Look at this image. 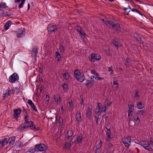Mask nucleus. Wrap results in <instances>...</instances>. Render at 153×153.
Masks as SVG:
<instances>
[{"instance_id": "1", "label": "nucleus", "mask_w": 153, "mask_h": 153, "mask_svg": "<svg viewBox=\"0 0 153 153\" xmlns=\"http://www.w3.org/2000/svg\"><path fill=\"white\" fill-rule=\"evenodd\" d=\"M29 117H28V116L25 117V118H24V120L25 122V123H24L22 124L18 128V130L20 131H22L24 129L30 127V129L35 131H37L39 130V128L37 126H34L33 122L30 121H29L28 119Z\"/></svg>"}, {"instance_id": "2", "label": "nucleus", "mask_w": 153, "mask_h": 153, "mask_svg": "<svg viewBox=\"0 0 153 153\" xmlns=\"http://www.w3.org/2000/svg\"><path fill=\"white\" fill-rule=\"evenodd\" d=\"M115 21L116 20L114 19H113L112 21H105V23L108 27H110L111 26L112 28H114L118 32H120L121 30L120 26L118 24H114Z\"/></svg>"}, {"instance_id": "3", "label": "nucleus", "mask_w": 153, "mask_h": 153, "mask_svg": "<svg viewBox=\"0 0 153 153\" xmlns=\"http://www.w3.org/2000/svg\"><path fill=\"white\" fill-rule=\"evenodd\" d=\"M74 75L77 80L81 82H83L85 79L84 74L83 73L80 72L78 69L74 71Z\"/></svg>"}, {"instance_id": "4", "label": "nucleus", "mask_w": 153, "mask_h": 153, "mask_svg": "<svg viewBox=\"0 0 153 153\" xmlns=\"http://www.w3.org/2000/svg\"><path fill=\"white\" fill-rule=\"evenodd\" d=\"M144 149L151 152L153 151L152 148L150 146V143L149 142L146 141H142L140 144Z\"/></svg>"}, {"instance_id": "5", "label": "nucleus", "mask_w": 153, "mask_h": 153, "mask_svg": "<svg viewBox=\"0 0 153 153\" xmlns=\"http://www.w3.org/2000/svg\"><path fill=\"white\" fill-rule=\"evenodd\" d=\"M58 27L53 23L49 24L48 27L47 29L49 34H51L57 30Z\"/></svg>"}, {"instance_id": "6", "label": "nucleus", "mask_w": 153, "mask_h": 153, "mask_svg": "<svg viewBox=\"0 0 153 153\" xmlns=\"http://www.w3.org/2000/svg\"><path fill=\"white\" fill-rule=\"evenodd\" d=\"M35 150L36 151H45L47 149L46 145L43 144L35 146Z\"/></svg>"}, {"instance_id": "7", "label": "nucleus", "mask_w": 153, "mask_h": 153, "mask_svg": "<svg viewBox=\"0 0 153 153\" xmlns=\"http://www.w3.org/2000/svg\"><path fill=\"white\" fill-rule=\"evenodd\" d=\"M19 79V76L18 74L16 73H14L10 76L9 81L11 83H13Z\"/></svg>"}, {"instance_id": "8", "label": "nucleus", "mask_w": 153, "mask_h": 153, "mask_svg": "<svg viewBox=\"0 0 153 153\" xmlns=\"http://www.w3.org/2000/svg\"><path fill=\"white\" fill-rule=\"evenodd\" d=\"M131 139L129 137H124L122 139V142L126 147H128L130 144Z\"/></svg>"}, {"instance_id": "9", "label": "nucleus", "mask_w": 153, "mask_h": 153, "mask_svg": "<svg viewBox=\"0 0 153 153\" xmlns=\"http://www.w3.org/2000/svg\"><path fill=\"white\" fill-rule=\"evenodd\" d=\"M101 58V56L98 54L93 53L91 54V59H90V61L91 62H94L96 60H99Z\"/></svg>"}, {"instance_id": "10", "label": "nucleus", "mask_w": 153, "mask_h": 153, "mask_svg": "<svg viewBox=\"0 0 153 153\" xmlns=\"http://www.w3.org/2000/svg\"><path fill=\"white\" fill-rule=\"evenodd\" d=\"M38 50L36 48L34 47L32 49L31 53V56L33 59L34 58L35 62L36 61V57L37 54Z\"/></svg>"}, {"instance_id": "11", "label": "nucleus", "mask_w": 153, "mask_h": 153, "mask_svg": "<svg viewBox=\"0 0 153 153\" xmlns=\"http://www.w3.org/2000/svg\"><path fill=\"white\" fill-rule=\"evenodd\" d=\"M134 38H135L136 40L139 42L140 44H143V41L142 39H143V37L140 35L136 33H134Z\"/></svg>"}, {"instance_id": "12", "label": "nucleus", "mask_w": 153, "mask_h": 153, "mask_svg": "<svg viewBox=\"0 0 153 153\" xmlns=\"http://www.w3.org/2000/svg\"><path fill=\"white\" fill-rule=\"evenodd\" d=\"M21 109L20 108H18L17 109H14L13 116L16 119L18 118L19 116L21 113Z\"/></svg>"}, {"instance_id": "13", "label": "nucleus", "mask_w": 153, "mask_h": 153, "mask_svg": "<svg viewBox=\"0 0 153 153\" xmlns=\"http://www.w3.org/2000/svg\"><path fill=\"white\" fill-rule=\"evenodd\" d=\"M134 109V105H130L128 106V116L130 117V116H132V114H131L133 110Z\"/></svg>"}, {"instance_id": "14", "label": "nucleus", "mask_w": 153, "mask_h": 153, "mask_svg": "<svg viewBox=\"0 0 153 153\" xmlns=\"http://www.w3.org/2000/svg\"><path fill=\"white\" fill-rule=\"evenodd\" d=\"M54 98L55 102L57 103H60L62 101V100L60 96L57 94L54 96Z\"/></svg>"}, {"instance_id": "15", "label": "nucleus", "mask_w": 153, "mask_h": 153, "mask_svg": "<svg viewBox=\"0 0 153 153\" xmlns=\"http://www.w3.org/2000/svg\"><path fill=\"white\" fill-rule=\"evenodd\" d=\"M91 109L88 107L86 111V116L88 117L91 118Z\"/></svg>"}, {"instance_id": "16", "label": "nucleus", "mask_w": 153, "mask_h": 153, "mask_svg": "<svg viewBox=\"0 0 153 153\" xmlns=\"http://www.w3.org/2000/svg\"><path fill=\"white\" fill-rule=\"evenodd\" d=\"M76 120L78 122H80L82 121V119L81 118L80 112H79L77 113L76 115Z\"/></svg>"}, {"instance_id": "17", "label": "nucleus", "mask_w": 153, "mask_h": 153, "mask_svg": "<svg viewBox=\"0 0 153 153\" xmlns=\"http://www.w3.org/2000/svg\"><path fill=\"white\" fill-rule=\"evenodd\" d=\"M134 15L136 17L139 18L140 16H143V14L140 13L137 9H134Z\"/></svg>"}, {"instance_id": "18", "label": "nucleus", "mask_w": 153, "mask_h": 153, "mask_svg": "<svg viewBox=\"0 0 153 153\" xmlns=\"http://www.w3.org/2000/svg\"><path fill=\"white\" fill-rule=\"evenodd\" d=\"M113 85L114 86L115 85H116L114 87V88L116 90L118 87V83L117 82L116 79L115 78H113Z\"/></svg>"}, {"instance_id": "19", "label": "nucleus", "mask_w": 153, "mask_h": 153, "mask_svg": "<svg viewBox=\"0 0 153 153\" xmlns=\"http://www.w3.org/2000/svg\"><path fill=\"white\" fill-rule=\"evenodd\" d=\"M7 138H4L2 140H0V143L1 144L2 146L6 145L8 143V141Z\"/></svg>"}, {"instance_id": "20", "label": "nucleus", "mask_w": 153, "mask_h": 153, "mask_svg": "<svg viewBox=\"0 0 153 153\" xmlns=\"http://www.w3.org/2000/svg\"><path fill=\"white\" fill-rule=\"evenodd\" d=\"M144 107V105L140 102L137 104V108L139 109H142Z\"/></svg>"}, {"instance_id": "21", "label": "nucleus", "mask_w": 153, "mask_h": 153, "mask_svg": "<svg viewBox=\"0 0 153 153\" xmlns=\"http://www.w3.org/2000/svg\"><path fill=\"white\" fill-rule=\"evenodd\" d=\"M56 57L57 58V61H59L60 60L61 57L60 54L59 53V52L58 51H56Z\"/></svg>"}, {"instance_id": "22", "label": "nucleus", "mask_w": 153, "mask_h": 153, "mask_svg": "<svg viewBox=\"0 0 153 153\" xmlns=\"http://www.w3.org/2000/svg\"><path fill=\"white\" fill-rule=\"evenodd\" d=\"M15 137H13L9 139V143L11 145H13L15 142Z\"/></svg>"}, {"instance_id": "23", "label": "nucleus", "mask_w": 153, "mask_h": 153, "mask_svg": "<svg viewBox=\"0 0 153 153\" xmlns=\"http://www.w3.org/2000/svg\"><path fill=\"white\" fill-rule=\"evenodd\" d=\"M112 43L116 47L117 49H118L119 48V43L116 40L113 39L112 41Z\"/></svg>"}, {"instance_id": "24", "label": "nucleus", "mask_w": 153, "mask_h": 153, "mask_svg": "<svg viewBox=\"0 0 153 153\" xmlns=\"http://www.w3.org/2000/svg\"><path fill=\"white\" fill-rule=\"evenodd\" d=\"M23 30L21 29L19 30V31L17 33V37L20 38L21 37L23 34Z\"/></svg>"}, {"instance_id": "25", "label": "nucleus", "mask_w": 153, "mask_h": 153, "mask_svg": "<svg viewBox=\"0 0 153 153\" xmlns=\"http://www.w3.org/2000/svg\"><path fill=\"white\" fill-rule=\"evenodd\" d=\"M139 91L137 90H135V93L134 94V99H136L137 100H138L140 98V96L138 94Z\"/></svg>"}, {"instance_id": "26", "label": "nucleus", "mask_w": 153, "mask_h": 153, "mask_svg": "<svg viewBox=\"0 0 153 153\" xmlns=\"http://www.w3.org/2000/svg\"><path fill=\"white\" fill-rule=\"evenodd\" d=\"M107 131L106 132V135L107 137L108 138V139H111V131L110 130V129L109 130L107 129Z\"/></svg>"}, {"instance_id": "27", "label": "nucleus", "mask_w": 153, "mask_h": 153, "mask_svg": "<svg viewBox=\"0 0 153 153\" xmlns=\"http://www.w3.org/2000/svg\"><path fill=\"white\" fill-rule=\"evenodd\" d=\"M128 7H129V8H124V10L125 11V13H126L128 15L129 14V13L130 11V10H131V8L129 6H128Z\"/></svg>"}, {"instance_id": "28", "label": "nucleus", "mask_w": 153, "mask_h": 153, "mask_svg": "<svg viewBox=\"0 0 153 153\" xmlns=\"http://www.w3.org/2000/svg\"><path fill=\"white\" fill-rule=\"evenodd\" d=\"M71 146V143H68L67 142L66 143L65 146L64 147V148L65 149H68Z\"/></svg>"}, {"instance_id": "29", "label": "nucleus", "mask_w": 153, "mask_h": 153, "mask_svg": "<svg viewBox=\"0 0 153 153\" xmlns=\"http://www.w3.org/2000/svg\"><path fill=\"white\" fill-rule=\"evenodd\" d=\"M11 16V13H4L3 12V11H2L1 13V15H0V16H2L3 17L4 16Z\"/></svg>"}, {"instance_id": "30", "label": "nucleus", "mask_w": 153, "mask_h": 153, "mask_svg": "<svg viewBox=\"0 0 153 153\" xmlns=\"http://www.w3.org/2000/svg\"><path fill=\"white\" fill-rule=\"evenodd\" d=\"M92 82L91 80L90 81L89 80H87L86 83V86L87 87H89L92 86Z\"/></svg>"}, {"instance_id": "31", "label": "nucleus", "mask_w": 153, "mask_h": 153, "mask_svg": "<svg viewBox=\"0 0 153 153\" xmlns=\"http://www.w3.org/2000/svg\"><path fill=\"white\" fill-rule=\"evenodd\" d=\"M83 139V136L82 134H80L79 137L77 138V141H78V143L82 142Z\"/></svg>"}, {"instance_id": "32", "label": "nucleus", "mask_w": 153, "mask_h": 153, "mask_svg": "<svg viewBox=\"0 0 153 153\" xmlns=\"http://www.w3.org/2000/svg\"><path fill=\"white\" fill-rule=\"evenodd\" d=\"M105 50L108 56H109L110 55V51L108 47H107L106 49H105Z\"/></svg>"}, {"instance_id": "33", "label": "nucleus", "mask_w": 153, "mask_h": 153, "mask_svg": "<svg viewBox=\"0 0 153 153\" xmlns=\"http://www.w3.org/2000/svg\"><path fill=\"white\" fill-rule=\"evenodd\" d=\"M68 103L69 104V108H70V110H71V109H72L73 108V103L72 101H69V100H68Z\"/></svg>"}, {"instance_id": "34", "label": "nucleus", "mask_w": 153, "mask_h": 153, "mask_svg": "<svg viewBox=\"0 0 153 153\" xmlns=\"http://www.w3.org/2000/svg\"><path fill=\"white\" fill-rule=\"evenodd\" d=\"M78 32L81 35H82L84 37H85L86 35L84 30L82 29H81Z\"/></svg>"}, {"instance_id": "35", "label": "nucleus", "mask_w": 153, "mask_h": 153, "mask_svg": "<svg viewBox=\"0 0 153 153\" xmlns=\"http://www.w3.org/2000/svg\"><path fill=\"white\" fill-rule=\"evenodd\" d=\"M95 79H96L97 78V80H102L103 79V78L102 77H100L99 76V75L98 73H96L95 74Z\"/></svg>"}, {"instance_id": "36", "label": "nucleus", "mask_w": 153, "mask_h": 153, "mask_svg": "<svg viewBox=\"0 0 153 153\" xmlns=\"http://www.w3.org/2000/svg\"><path fill=\"white\" fill-rule=\"evenodd\" d=\"M5 3L4 2L0 3V8H5L7 7Z\"/></svg>"}, {"instance_id": "37", "label": "nucleus", "mask_w": 153, "mask_h": 153, "mask_svg": "<svg viewBox=\"0 0 153 153\" xmlns=\"http://www.w3.org/2000/svg\"><path fill=\"white\" fill-rule=\"evenodd\" d=\"M63 89L65 90H67L68 89V86L67 84L65 83H64L62 85Z\"/></svg>"}, {"instance_id": "38", "label": "nucleus", "mask_w": 153, "mask_h": 153, "mask_svg": "<svg viewBox=\"0 0 153 153\" xmlns=\"http://www.w3.org/2000/svg\"><path fill=\"white\" fill-rule=\"evenodd\" d=\"M63 76L65 79H68L70 76L67 73H65L64 74H63Z\"/></svg>"}, {"instance_id": "39", "label": "nucleus", "mask_w": 153, "mask_h": 153, "mask_svg": "<svg viewBox=\"0 0 153 153\" xmlns=\"http://www.w3.org/2000/svg\"><path fill=\"white\" fill-rule=\"evenodd\" d=\"M11 22V21H9L7 22L6 23V24L4 25V28L5 30H7L9 27V25H8V22Z\"/></svg>"}, {"instance_id": "40", "label": "nucleus", "mask_w": 153, "mask_h": 153, "mask_svg": "<svg viewBox=\"0 0 153 153\" xmlns=\"http://www.w3.org/2000/svg\"><path fill=\"white\" fill-rule=\"evenodd\" d=\"M102 144V142L101 141H100L99 143L97 145L96 148L97 149L99 150L100 148L101 145Z\"/></svg>"}, {"instance_id": "41", "label": "nucleus", "mask_w": 153, "mask_h": 153, "mask_svg": "<svg viewBox=\"0 0 153 153\" xmlns=\"http://www.w3.org/2000/svg\"><path fill=\"white\" fill-rule=\"evenodd\" d=\"M23 112L24 113V118H25V117H27V116H28V117H29V116L27 113L26 110L24 108V107H23Z\"/></svg>"}, {"instance_id": "42", "label": "nucleus", "mask_w": 153, "mask_h": 153, "mask_svg": "<svg viewBox=\"0 0 153 153\" xmlns=\"http://www.w3.org/2000/svg\"><path fill=\"white\" fill-rule=\"evenodd\" d=\"M25 1L22 0V1H21V3L19 5V8H21L23 6L24 4L25 3Z\"/></svg>"}, {"instance_id": "43", "label": "nucleus", "mask_w": 153, "mask_h": 153, "mask_svg": "<svg viewBox=\"0 0 153 153\" xmlns=\"http://www.w3.org/2000/svg\"><path fill=\"white\" fill-rule=\"evenodd\" d=\"M73 133L72 131H68V139H69V137H71Z\"/></svg>"}, {"instance_id": "44", "label": "nucleus", "mask_w": 153, "mask_h": 153, "mask_svg": "<svg viewBox=\"0 0 153 153\" xmlns=\"http://www.w3.org/2000/svg\"><path fill=\"white\" fill-rule=\"evenodd\" d=\"M16 146L17 147H20L23 146V143L22 142H19L17 143Z\"/></svg>"}, {"instance_id": "45", "label": "nucleus", "mask_w": 153, "mask_h": 153, "mask_svg": "<svg viewBox=\"0 0 153 153\" xmlns=\"http://www.w3.org/2000/svg\"><path fill=\"white\" fill-rule=\"evenodd\" d=\"M13 90H8L7 92V96H9L11 94H13Z\"/></svg>"}, {"instance_id": "46", "label": "nucleus", "mask_w": 153, "mask_h": 153, "mask_svg": "<svg viewBox=\"0 0 153 153\" xmlns=\"http://www.w3.org/2000/svg\"><path fill=\"white\" fill-rule=\"evenodd\" d=\"M59 49L60 50L61 52H64L65 50V48L63 45H61V47H60Z\"/></svg>"}, {"instance_id": "47", "label": "nucleus", "mask_w": 153, "mask_h": 153, "mask_svg": "<svg viewBox=\"0 0 153 153\" xmlns=\"http://www.w3.org/2000/svg\"><path fill=\"white\" fill-rule=\"evenodd\" d=\"M31 107L33 109L36 111H38L36 109L35 106L34 105V104H33L31 106Z\"/></svg>"}, {"instance_id": "48", "label": "nucleus", "mask_w": 153, "mask_h": 153, "mask_svg": "<svg viewBox=\"0 0 153 153\" xmlns=\"http://www.w3.org/2000/svg\"><path fill=\"white\" fill-rule=\"evenodd\" d=\"M105 127L106 129H111V126H110V124H107L105 125Z\"/></svg>"}, {"instance_id": "49", "label": "nucleus", "mask_w": 153, "mask_h": 153, "mask_svg": "<svg viewBox=\"0 0 153 153\" xmlns=\"http://www.w3.org/2000/svg\"><path fill=\"white\" fill-rule=\"evenodd\" d=\"M75 29H76L79 32L80 30L82 29L81 27H79L77 25L75 27Z\"/></svg>"}, {"instance_id": "50", "label": "nucleus", "mask_w": 153, "mask_h": 153, "mask_svg": "<svg viewBox=\"0 0 153 153\" xmlns=\"http://www.w3.org/2000/svg\"><path fill=\"white\" fill-rule=\"evenodd\" d=\"M27 103L29 104L30 106H31V105H32L34 103L32 102V101L31 100H28L27 102Z\"/></svg>"}, {"instance_id": "51", "label": "nucleus", "mask_w": 153, "mask_h": 153, "mask_svg": "<svg viewBox=\"0 0 153 153\" xmlns=\"http://www.w3.org/2000/svg\"><path fill=\"white\" fill-rule=\"evenodd\" d=\"M95 75L94 76H92L91 77V81L92 82H94V78L95 79Z\"/></svg>"}, {"instance_id": "52", "label": "nucleus", "mask_w": 153, "mask_h": 153, "mask_svg": "<svg viewBox=\"0 0 153 153\" xmlns=\"http://www.w3.org/2000/svg\"><path fill=\"white\" fill-rule=\"evenodd\" d=\"M63 118L61 117H59V123L60 124H61V123L62 124V122H63Z\"/></svg>"}, {"instance_id": "53", "label": "nucleus", "mask_w": 153, "mask_h": 153, "mask_svg": "<svg viewBox=\"0 0 153 153\" xmlns=\"http://www.w3.org/2000/svg\"><path fill=\"white\" fill-rule=\"evenodd\" d=\"M144 113H145V112L143 111V110H141L138 111L137 112V114H142Z\"/></svg>"}, {"instance_id": "54", "label": "nucleus", "mask_w": 153, "mask_h": 153, "mask_svg": "<svg viewBox=\"0 0 153 153\" xmlns=\"http://www.w3.org/2000/svg\"><path fill=\"white\" fill-rule=\"evenodd\" d=\"M134 120L136 121V122H137V124L139 123L140 122V120L138 117H137L136 120H135V118H134Z\"/></svg>"}, {"instance_id": "55", "label": "nucleus", "mask_w": 153, "mask_h": 153, "mask_svg": "<svg viewBox=\"0 0 153 153\" xmlns=\"http://www.w3.org/2000/svg\"><path fill=\"white\" fill-rule=\"evenodd\" d=\"M95 117L96 118H97L96 124H98V120H100V118H99V117H97L96 116H95Z\"/></svg>"}, {"instance_id": "56", "label": "nucleus", "mask_w": 153, "mask_h": 153, "mask_svg": "<svg viewBox=\"0 0 153 153\" xmlns=\"http://www.w3.org/2000/svg\"><path fill=\"white\" fill-rule=\"evenodd\" d=\"M91 74H94V75L95 74L97 73L96 71L94 69L91 70Z\"/></svg>"}, {"instance_id": "57", "label": "nucleus", "mask_w": 153, "mask_h": 153, "mask_svg": "<svg viewBox=\"0 0 153 153\" xmlns=\"http://www.w3.org/2000/svg\"><path fill=\"white\" fill-rule=\"evenodd\" d=\"M46 99H47V98H48V99H47L46 101H47L48 102H49V96L47 94H46Z\"/></svg>"}, {"instance_id": "58", "label": "nucleus", "mask_w": 153, "mask_h": 153, "mask_svg": "<svg viewBox=\"0 0 153 153\" xmlns=\"http://www.w3.org/2000/svg\"><path fill=\"white\" fill-rule=\"evenodd\" d=\"M39 76L38 78L39 81L40 82H42L43 81V79L42 77L41 76V75H39Z\"/></svg>"}, {"instance_id": "59", "label": "nucleus", "mask_w": 153, "mask_h": 153, "mask_svg": "<svg viewBox=\"0 0 153 153\" xmlns=\"http://www.w3.org/2000/svg\"><path fill=\"white\" fill-rule=\"evenodd\" d=\"M38 71L39 73L41 74L42 73V70L41 68H39Z\"/></svg>"}, {"instance_id": "60", "label": "nucleus", "mask_w": 153, "mask_h": 153, "mask_svg": "<svg viewBox=\"0 0 153 153\" xmlns=\"http://www.w3.org/2000/svg\"><path fill=\"white\" fill-rule=\"evenodd\" d=\"M100 103L99 102H98L97 103V109L98 110H100Z\"/></svg>"}, {"instance_id": "61", "label": "nucleus", "mask_w": 153, "mask_h": 153, "mask_svg": "<svg viewBox=\"0 0 153 153\" xmlns=\"http://www.w3.org/2000/svg\"><path fill=\"white\" fill-rule=\"evenodd\" d=\"M112 66H111L110 67H109L108 68V71H112Z\"/></svg>"}, {"instance_id": "62", "label": "nucleus", "mask_w": 153, "mask_h": 153, "mask_svg": "<svg viewBox=\"0 0 153 153\" xmlns=\"http://www.w3.org/2000/svg\"><path fill=\"white\" fill-rule=\"evenodd\" d=\"M61 111H62V113L63 114L64 112V111L63 109V107L62 105L61 106Z\"/></svg>"}, {"instance_id": "63", "label": "nucleus", "mask_w": 153, "mask_h": 153, "mask_svg": "<svg viewBox=\"0 0 153 153\" xmlns=\"http://www.w3.org/2000/svg\"><path fill=\"white\" fill-rule=\"evenodd\" d=\"M101 109L103 110V111L104 112H105V110H106V107H103V108H101Z\"/></svg>"}, {"instance_id": "64", "label": "nucleus", "mask_w": 153, "mask_h": 153, "mask_svg": "<svg viewBox=\"0 0 153 153\" xmlns=\"http://www.w3.org/2000/svg\"><path fill=\"white\" fill-rule=\"evenodd\" d=\"M150 73L151 74H153V68H151L150 69Z\"/></svg>"}]
</instances>
